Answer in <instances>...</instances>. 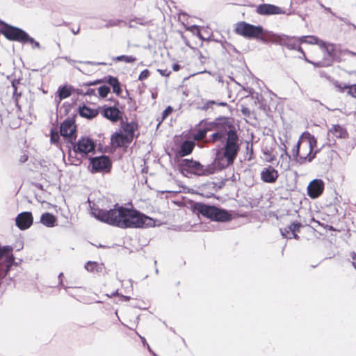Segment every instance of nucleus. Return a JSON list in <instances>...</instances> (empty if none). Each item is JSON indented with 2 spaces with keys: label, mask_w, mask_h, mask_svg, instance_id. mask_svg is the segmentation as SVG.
Returning a JSON list of instances; mask_svg holds the SVG:
<instances>
[{
  "label": "nucleus",
  "mask_w": 356,
  "mask_h": 356,
  "mask_svg": "<svg viewBox=\"0 0 356 356\" xmlns=\"http://www.w3.org/2000/svg\"><path fill=\"white\" fill-rule=\"evenodd\" d=\"M278 176L277 170L271 166L264 168L261 172V179L266 183H275Z\"/></svg>",
  "instance_id": "nucleus-15"
},
{
  "label": "nucleus",
  "mask_w": 356,
  "mask_h": 356,
  "mask_svg": "<svg viewBox=\"0 0 356 356\" xmlns=\"http://www.w3.org/2000/svg\"><path fill=\"white\" fill-rule=\"evenodd\" d=\"M137 334H138V335L139 336V337L140 338V339H141V341H142L143 343V344H146V345H147V346L148 350L151 352L150 347H149V346L146 343V340H145V337H143L140 336V334H138V333H137Z\"/></svg>",
  "instance_id": "nucleus-44"
},
{
  "label": "nucleus",
  "mask_w": 356,
  "mask_h": 356,
  "mask_svg": "<svg viewBox=\"0 0 356 356\" xmlns=\"http://www.w3.org/2000/svg\"><path fill=\"white\" fill-rule=\"evenodd\" d=\"M106 81L113 88V92L117 95H120L122 90L118 79L111 76H108L106 78Z\"/></svg>",
  "instance_id": "nucleus-24"
},
{
  "label": "nucleus",
  "mask_w": 356,
  "mask_h": 356,
  "mask_svg": "<svg viewBox=\"0 0 356 356\" xmlns=\"http://www.w3.org/2000/svg\"><path fill=\"white\" fill-rule=\"evenodd\" d=\"M111 140L112 145L116 147H120L131 143L130 140L127 139V136L121 132L114 133L111 136Z\"/></svg>",
  "instance_id": "nucleus-18"
},
{
  "label": "nucleus",
  "mask_w": 356,
  "mask_h": 356,
  "mask_svg": "<svg viewBox=\"0 0 356 356\" xmlns=\"http://www.w3.org/2000/svg\"><path fill=\"white\" fill-rule=\"evenodd\" d=\"M122 298L125 301H128V300H130V297L129 296H122Z\"/></svg>",
  "instance_id": "nucleus-48"
},
{
  "label": "nucleus",
  "mask_w": 356,
  "mask_h": 356,
  "mask_svg": "<svg viewBox=\"0 0 356 356\" xmlns=\"http://www.w3.org/2000/svg\"><path fill=\"white\" fill-rule=\"evenodd\" d=\"M102 80L98 79V80L95 81L94 82L87 83L85 85L87 86H92V85H96V84L100 83H102Z\"/></svg>",
  "instance_id": "nucleus-43"
},
{
  "label": "nucleus",
  "mask_w": 356,
  "mask_h": 356,
  "mask_svg": "<svg viewBox=\"0 0 356 356\" xmlns=\"http://www.w3.org/2000/svg\"><path fill=\"white\" fill-rule=\"evenodd\" d=\"M79 114L82 117L91 119L97 115V111L86 106H83L79 108Z\"/></svg>",
  "instance_id": "nucleus-26"
},
{
  "label": "nucleus",
  "mask_w": 356,
  "mask_h": 356,
  "mask_svg": "<svg viewBox=\"0 0 356 356\" xmlns=\"http://www.w3.org/2000/svg\"><path fill=\"white\" fill-rule=\"evenodd\" d=\"M113 60L117 61H124L125 63H134L136 60V58L132 56L122 55L114 58Z\"/></svg>",
  "instance_id": "nucleus-29"
},
{
  "label": "nucleus",
  "mask_w": 356,
  "mask_h": 356,
  "mask_svg": "<svg viewBox=\"0 0 356 356\" xmlns=\"http://www.w3.org/2000/svg\"><path fill=\"white\" fill-rule=\"evenodd\" d=\"M256 11L258 14L261 15H284L286 14L285 10L283 8L268 3L259 5L257 7Z\"/></svg>",
  "instance_id": "nucleus-13"
},
{
  "label": "nucleus",
  "mask_w": 356,
  "mask_h": 356,
  "mask_svg": "<svg viewBox=\"0 0 356 356\" xmlns=\"http://www.w3.org/2000/svg\"><path fill=\"white\" fill-rule=\"evenodd\" d=\"M207 131L205 130H200L197 134L194 135V139L200 140L206 137Z\"/></svg>",
  "instance_id": "nucleus-35"
},
{
  "label": "nucleus",
  "mask_w": 356,
  "mask_h": 356,
  "mask_svg": "<svg viewBox=\"0 0 356 356\" xmlns=\"http://www.w3.org/2000/svg\"><path fill=\"white\" fill-rule=\"evenodd\" d=\"M74 150L76 154L83 156L95 150V144L91 139L82 138L74 146Z\"/></svg>",
  "instance_id": "nucleus-11"
},
{
  "label": "nucleus",
  "mask_w": 356,
  "mask_h": 356,
  "mask_svg": "<svg viewBox=\"0 0 356 356\" xmlns=\"http://www.w3.org/2000/svg\"><path fill=\"white\" fill-rule=\"evenodd\" d=\"M104 116L112 122H117L121 117V112L116 107H107L103 110Z\"/></svg>",
  "instance_id": "nucleus-19"
},
{
  "label": "nucleus",
  "mask_w": 356,
  "mask_h": 356,
  "mask_svg": "<svg viewBox=\"0 0 356 356\" xmlns=\"http://www.w3.org/2000/svg\"><path fill=\"white\" fill-rule=\"evenodd\" d=\"M172 69L174 71H178L180 69V66L178 64H174L172 65Z\"/></svg>",
  "instance_id": "nucleus-46"
},
{
  "label": "nucleus",
  "mask_w": 356,
  "mask_h": 356,
  "mask_svg": "<svg viewBox=\"0 0 356 356\" xmlns=\"http://www.w3.org/2000/svg\"><path fill=\"white\" fill-rule=\"evenodd\" d=\"M79 94H83L85 95H95V90L88 88L87 90L85 92H78Z\"/></svg>",
  "instance_id": "nucleus-41"
},
{
  "label": "nucleus",
  "mask_w": 356,
  "mask_h": 356,
  "mask_svg": "<svg viewBox=\"0 0 356 356\" xmlns=\"http://www.w3.org/2000/svg\"><path fill=\"white\" fill-rule=\"evenodd\" d=\"M122 128L124 134L127 136L128 140H133L135 131L138 129V124L134 122H122Z\"/></svg>",
  "instance_id": "nucleus-17"
},
{
  "label": "nucleus",
  "mask_w": 356,
  "mask_h": 356,
  "mask_svg": "<svg viewBox=\"0 0 356 356\" xmlns=\"http://www.w3.org/2000/svg\"><path fill=\"white\" fill-rule=\"evenodd\" d=\"M335 87L338 88L339 91L341 92H346L348 95L356 98V84L348 86L337 83H335Z\"/></svg>",
  "instance_id": "nucleus-21"
},
{
  "label": "nucleus",
  "mask_w": 356,
  "mask_h": 356,
  "mask_svg": "<svg viewBox=\"0 0 356 356\" xmlns=\"http://www.w3.org/2000/svg\"><path fill=\"white\" fill-rule=\"evenodd\" d=\"M64 58H65V60H67V62H69V63H72V62H73V60H71L70 58H68V57H67V56H66V57H65Z\"/></svg>",
  "instance_id": "nucleus-51"
},
{
  "label": "nucleus",
  "mask_w": 356,
  "mask_h": 356,
  "mask_svg": "<svg viewBox=\"0 0 356 356\" xmlns=\"http://www.w3.org/2000/svg\"><path fill=\"white\" fill-rule=\"evenodd\" d=\"M13 259L10 255L8 247H0V278L4 277L10 270Z\"/></svg>",
  "instance_id": "nucleus-9"
},
{
  "label": "nucleus",
  "mask_w": 356,
  "mask_h": 356,
  "mask_svg": "<svg viewBox=\"0 0 356 356\" xmlns=\"http://www.w3.org/2000/svg\"><path fill=\"white\" fill-rule=\"evenodd\" d=\"M195 209L198 213L215 221L225 222L231 219V215L227 211L213 206L198 203Z\"/></svg>",
  "instance_id": "nucleus-6"
},
{
  "label": "nucleus",
  "mask_w": 356,
  "mask_h": 356,
  "mask_svg": "<svg viewBox=\"0 0 356 356\" xmlns=\"http://www.w3.org/2000/svg\"><path fill=\"white\" fill-rule=\"evenodd\" d=\"M56 219L55 216L48 212L43 213L40 218V222L48 227H52L54 226Z\"/></svg>",
  "instance_id": "nucleus-22"
},
{
  "label": "nucleus",
  "mask_w": 356,
  "mask_h": 356,
  "mask_svg": "<svg viewBox=\"0 0 356 356\" xmlns=\"http://www.w3.org/2000/svg\"><path fill=\"white\" fill-rule=\"evenodd\" d=\"M149 76V71L148 70H143L138 76V80L143 81Z\"/></svg>",
  "instance_id": "nucleus-37"
},
{
  "label": "nucleus",
  "mask_w": 356,
  "mask_h": 356,
  "mask_svg": "<svg viewBox=\"0 0 356 356\" xmlns=\"http://www.w3.org/2000/svg\"><path fill=\"white\" fill-rule=\"evenodd\" d=\"M324 187L325 184L323 180L313 179L307 186V194L311 198L316 199L323 193Z\"/></svg>",
  "instance_id": "nucleus-12"
},
{
  "label": "nucleus",
  "mask_w": 356,
  "mask_h": 356,
  "mask_svg": "<svg viewBox=\"0 0 356 356\" xmlns=\"http://www.w3.org/2000/svg\"><path fill=\"white\" fill-rule=\"evenodd\" d=\"M120 22H121V21L120 19H111V20L107 21L105 26L106 28L111 27V26H118Z\"/></svg>",
  "instance_id": "nucleus-36"
},
{
  "label": "nucleus",
  "mask_w": 356,
  "mask_h": 356,
  "mask_svg": "<svg viewBox=\"0 0 356 356\" xmlns=\"http://www.w3.org/2000/svg\"><path fill=\"white\" fill-rule=\"evenodd\" d=\"M59 138H60V136H59L58 133L51 131V138H50L51 143L57 145Z\"/></svg>",
  "instance_id": "nucleus-33"
},
{
  "label": "nucleus",
  "mask_w": 356,
  "mask_h": 356,
  "mask_svg": "<svg viewBox=\"0 0 356 356\" xmlns=\"http://www.w3.org/2000/svg\"><path fill=\"white\" fill-rule=\"evenodd\" d=\"M97 267V264L96 262H92V261H88L85 266V268L88 271H90V272L94 271Z\"/></svg>",
  "instance_id": "nucleus-34"
},
{
  "label": "nucleus",
  "mask_w": 356,
  "mask_h": 356,
  "mask_svg": "<svg viewBox=\"0 0 356 356\" xmlns=\"http://www.w3.org/2000/svg\"><path fill=\"white\" fill-rule=\"evenodd\" d=\"M227 135L224 149L216 150L214 161L211 164L203 165L196 161L183 159L180 162L181 170L198 176H206L232 164L239 150V140L234 130H229Z\"/></svg>",
  "instance_id": "nucleus-1"
},
{
  "label": "nucleus",
  "mask_w": 356,
  "mask_h": 356,
  "mask_svg": "<svg viewBox=\"0 0 356 356\" xmlns=\"http://www.w3.org/2000/svg\"><path fill=\"white\" fill-rule=\"evenodd\" d=\"M282 150H283V153L281 154L280 157L283 159H285L286 160V167H289V165H288L289 161H288L290 159L291 156L288 154L285 145H284V148Z\"/></svg>",
  "instance_id": "nucleus-39"
},
{
  "label": "nucleus",
  "mask_w": 356,
  "mask_h": 356,
  "mask_svg": "<svg viewBox=\"0 0 356 356\" xmlns=\"http://www.w3.org/2000/svg\"><path fill=\"white\" fill-rule=\"evenodd\" d=\"M1 32L5 37L10 40L17 41L22 43H29L32 48H40V44L33 38L30 37L24 31L19 28L12 26L0 22Z\"/></svg>",
  "instance_id": "nucleus-4"
},
{
  "label": "nucleus",
  "mask_w": 356,
  "mask_h": 356,
  "mask_svg": "<svg viewBox=\"0 0 356 356\" xmlns=\"http://www.w3.org/2000/svg\"><path fill=\"white\" fill-rule=\"evenodd\" d=\"M271 37L273 38V41L280 44L286 46L289 49L291 50H297L302 54L303 58L308 63H312L308 59L306 58L305 54L300 44L301 42L298 41V38L295 37H289L286 35H275L272 34Z\"/></svg>",
  "instance_id": "nucleus-7"
},
{
  "label": "nucleus",
  "mask_w": 356,
  "mask_h": 356,
  "mask_svg": "<svg viewBox=\"0 0 356 356\" xmlns=\"http://www.w3.org/2000/svg\"><path fill=\"white\" fill-rule=\"evenodd\" d=\"M99 65H106V63H99Z\"/></svg>",
  "instance_id": "nucleus-53"
},
{
  "label": "nucleus",
  "mask_w": 356,
  "mask_h": 356,
  "mask_svg": "<svg viewBox=\"0 0 356 356\" xmlns=\"http://www.w3.org/2000/svg\"><path fill=\"white\" fill-rule=\"evenodd\" d=\"M92 215L97 220L120 228H140L154 225V220L139 211L115 205L113 209H94Z\"/></svg>",
  "instance_id": "nucleus-2"
},
{
  "label": "nucleus",
  "mask_w": 356,
  "mask_h": 356,
  "mask_svg": "<svg viewBox=\"0 0 356 356\" xmlns=\"http://www.w3.org/2000/svg\"><path fill=\"white\" fill-rule=\"evenodd\" d=\"M173 109L170 106H168L163 112L162 118L165 119L172 112Z\"/></svg>",
  "instance_id": "nucleus-40"
},
{
  "label": "nucleus",
  "mask_w": 356,
  "mask_h": 356,
  "mask_svg": "<svg viewBox=\"0 0 356 356\" xmlns=\"http://www.w3.org/2000/svg\"><path fill=\"white\" fill-rule=\"evenodd\" d=\"M58 94L59 97V101L67 98L71 95V92L66 86L60 87L58 90Z\"/></svg>",
  "instance_id": "nucleus-27"
},
{
  "label": "nucleus",
  "mask_w": 356,
  "mask_h": 356,
  "mask_svg": "<svg viewBox=\"0 0 356 356\" xmlns=\"http://www.w3.org/2000/svg\"><path fill=\"white\" fill-rule=\"evenodd\" d=\"M302 227L300 222H293L289 225V230L291 231V235L296 239L298 238V236L296 234V232L299 231V229Z\"/></svg>",
  "instance_id": "nucleus-28"
},
{
  "label": "nucleus",
  "mask_w": 356,
  "mask_h": 356,
  "mask_svg": "<svg viewBox=\"0 0 356 356\" xmlns=\"http://www.w3.org/2000/svg\"><path fill=\"white\" fill-rule=\"evenodd\" d=\"M110 92V88L108 86H103L98 88V93L101 97H106Z\"/></svg>",
  "instance_id": "nucleus-31"
},
{
  "label": "nucleus",
  "mask_w": 356,
  "mask_h": 356,
  "mask_svg": "<svg viewBox=\"0 0 356 356\" xmlns=\"http://www.w3.org/2000/svg\"><path fill=\"white\" fill-rule=\"evenodd\" d=\"M280 232H281L282 236L284 238H293V236L291 235V231L289 230V226H288L287 227H285L284 229H280Z\"/></svg>",
  "instance_id": "nucleus-32"
},
{
  "label": "nucleus",
  "mask_w": 356,
  "mask_h": 356,
  "mask_svg": "<svg viewBox=\"0 0 356 356\" xmlns=\"http://www.w3.org/2000/svg\"><path fill=\"white\" fill-rule=\"evenodd\" d=\"M241 111H242V113H243L244 115H248V114H249V110H248V108H245V107L242 108Z\"/></svg>",
  "instance_id": "nucleus-45"
},
{
  "label": "nucleus",
  "mask_w": 356,
  "mask_h": 356,
  "mask_svg": "<svg viewBox=\"0 0 356 356\" xmlns=\"http://www.w3.org/2000/svg\"><path fill=\"white\" fill-rule=\"evenodd\" d=\"M90 165L92 172H108L111 167V163L108 157L106 156L92 158Z\"/></svg>",
  "instance_id": "nucleus-10"
},
{
  "label": "nucleus",
  "mask_w": 356,
  "mask_h": 356,
  "mask_svg": "<svg viewBox=\"0 0 356 356\" xmlns=\"http://www.w3.org/2000/svg\"><path fill=\"white\" fill-rule=\"evenodd\" d=\"M195 147V143L191 140L184 141L181 145L180 155L182 156L191 154Z\"/></svg>",
  "instance_id": "nucleus-25"
},
{
  "label": "nucleus",
  "mask_w": 356,
  "mask_h": 356,
  "mask_svg": "<svg viewBox=\"0 0 356 356\" xmlns=\"http://www.w3.org/2000/svg\"><path fill=\"white\" fill-rule=\"evenodd\" d=\"M353 266H354V267L355 268V269H356V255H355V254H354V255L353 256Z\"/></svg>",
  "instance_id": "nucleus-47"
},
{
  "label": "nucleus",
  "mask_w": 356,
  "mask_h": 356,
  "mask_svg": "<svg viewBox=\"0 0 356 356\" xmlns=\"http://www.w3.org/2000/svg\"><path fill=\"white\" fill-rule=\"evenodd\" d=\"M298 41L301 43H307L309 44H317L318 47L321 46L323 40H320L314 35H304L298 38Z\"/></svg>",
  "instance_id": "nucleus-23"
},
{
  "label": "nucleus",
  "mask_w": 356,
  "mask_h": 356,
  "mask_svg": "<svg viewBox=\"0 0 356 356\" xmlns=\"http://www.w3.org/2000/svg\"><path fill=\"white\" fill-rule=\"evenodd\" d=\"M323 54V58L316 63H311L317 67H325L331 65L332 63L337 57L336 46L332 43H327L324 41L321 43L319 47Z\"/></svg>",
  "instance_id": "nucleus-8"
},
{
  "label": "nucleus",
  "mask_w": 356,
  "mask_h": 356,
  "mask_svg": "<svg viewBox=\"0 0 356 356\" xmlns=\"http://www.w3.org/2000/svg\"><path fill=\"white\" fill-rule=\"evenodd\" d=\"M33 218L31 212H22L15 219L16 225L22 230L29 228L33 224Z\"/></svg>",
  "instance_id": "nucleus-14"
},
{
  "label": "nucleus",
  "mask_w": 356,
  "mask_h": 356,
  "mask_svg": "<svg viewBox=\"0 0 356 356\" xmlns=\"http://www.w3.org/2000/svg\"><path fill=\"white\" fill-rule=\"evenodd\" d=\"M235 31L237 34L248 38H257L266 42V37L271 36V33L264 30L261 26H254L242 22L237 24Z\"/></svg>",
  "instance_id": "nucleus-5"
},
{
  "label": "nucleus",
  "mask_w": 356,
  "mask_h": 356,
  "mask_svg": "<svg viewBox=\"0 0 356 356\" xmlns=\"http://www.w3.org/2000/svg\"><path fill=\"white\" fill-rule=\"evenodd\" d=\"M328 134L339 138H346L348 137L346 129L339 124H332L329 129Z\"/></svg>",
  "instance_id": "nucleus-20"
},
{
  "label": "nucleus",
  "mask_w": 356,
  "mask_h": 356,
  "mask_svg": "<svg viewBox=\"0 0 356 356\" xmlns=\"http://www.w3.org/2000/svg\"><path fill=\"white\" fill-rule=\"evenodd\" d=\"M316 143V139L314 136L308 132L302 133L292 150L294 159L300 164L311 162L318 152L315 149Z\"/></svg>",
  "instance_id": "nucleus-3"
},
{
  "label": "nucleus",
  "mask_w": 356,
  "mask_h": 356,
  "mask_svg": "<svg viewBox=\"0 0 356 356\" xmlns=\"http://www.w3.org/2000/svg\"><path fill=\"white\" fill-rule=\"evenodd\" d=\"M116 295H118V291H115V292H113L111 295H107L108 297H112V296H116Z\"/></svg>",
  "instance_id": "nucleus-49"
},
{
  "label": "nucleus",
  "mask_w": 356,
  "mask_h": 356,
  "mask_svg": "<svg viewBox=\"0 0 356 356\" xmlns=\"http://www.w3.org/2000/svg\"><path fill=\"white\" fill-rule=\"evenodd\" d=\"M224 137V133L222 131H217L212 134L213 140H220Z\"/></svg>",
  "instance_id": "nucleus-38"
},
{
  "label": "nucleus",
  "mask_w": 356,
  "mask_h": 356,
  "mask_svg": "<svg viewBox=\"0 0 356 356\" xmlns=\"http://www.w3.org/2000/svg\"><path fill=\"white\" fill-rule=\"evenodd\" d=\"M62 275H63V273H60V275H59V277H60Z\"/></svg>",
  "instance_id": "nucleus-54"
},
{
  "label": "nucleus",
  "mask_w": 356,
  "mask_h": 356,
  "mask_svg": "<svg viewBox=\"0 0 356 356\" xmlns=\"http://www.w3.org/2000/svg\"><path fill=\"white\" fill-rule=\"evenodd\" d=\"M158 72L163 76H168L170 74V71H168L167 70H158Z\"/></svg>",
  "instance_id": "nucleus-42"
},
{
  "label": "nucleus",
  "mask_w": 356,
  "mask_h": 356,
  "mask_svg": "<svg viewBox=\"0 0 356 356\" xmlns=\"http://www.w3.org/2000/svg\"><path fill=\"white\" fill-rule=\"evenodd\" d=\"M156 96H157V95L156 93H154V92L152 93V97L153 99H156Z\"/></svg>",
  "instance_id": "nucleus-52"
},
{
  "label": "nucleus",
  "mask_w": 356,
  "mask_h": 356,
  "mask_svg": "<svg viewBox=\"0 0 356 356\" xmlns=\"http://www.w3.org/2000/svg\"><path fill=\"white\" fill-rule=\"evenodd\" d=\"M60 134L63 137L72 138L76 132V126L72 120H65L60 125Z\"/></svg>",
  "instance_id": "nucleus-16"
},
{
  "label": "nucleus",
  "mask_w": 356,
  "mask_h": 356,
  "mask_svg": "<svg viewBox=\"0 0 356 356\" xmlns=\"http://www.w3.org/2000/svg\"><path fill=\"white\" fill-rule=\"evenodd\" d=\"M213 104H216L218 106H228L226 102H216L215 101L210 100V101H207V102H205V104L202 106V109L206 111Z\"/></svg>",
  "instance_id": "nucleus-30"
},
{
  "label": "nucleus",
  "mask_w": 356,
  "mask_h": 356,
  "mask_svg": "<svg viewBox=\"0 0 356 356\" xmlns=\"http://www.w3.org/2000/svg\"><path fill=\"white\" fill-rule=\"evenodd\" d=\"M79 30H80V29H79V28H78L76 31L73 29V30H72V33H73L74 35H76V34H77V33L79 32Z\"/></svg>",
  "instance_id": "nucleus-50"
}]
</instances>
